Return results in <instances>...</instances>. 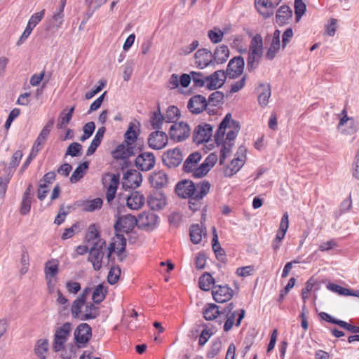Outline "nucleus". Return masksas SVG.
I'll use <instances>...</instances> for the list:
<instances>
[{
  "instance_id": "obj_1",
  "label": "nucleus",
  "mask_w": 359,
  "mask_h": 359,
  "mask_svg": "<svg viewBox=\"0 0 359 359\" xmlns=\"http://www.w3.org/2000/svg\"><path fill=\"white\" fill-rule=\"evenodd\" d=\"M239 130L238 123L232 118L231 114H227L215 136L217 144L220 147V164H223L225 158L229 156Z\"/></svg>"
},
{
  "instance_id": "obj_2",
  "label": "nucleus",
  "mask_w": 359,
  "mask_h": 359,
  "mask_svg": "<svg viewBox=\"0 0 359 359\" xmlns=\"http://www.w3.org/2000/svg\"><path fill=\"white\" fill-rule=\"evenodd\" d=\"M72 329V324L68 322L55 329L52 344V348L55 352L65 350V344L71 335Z\"/></svg>"
},
{
  "instance_id": "obj_3",
  "label": "nucleus",
  "mask_w": 359,
  "mask_h": 359,
  "mask_svg": "<svg viewBox=\"0 0 359 359\" xmlns=\"http://www.w3.org/2000/svg\"><path fill=\"white\" fill-rule=\"evenodd\" d=\"M263 54V41L260 35L253 37L250 46L248 58V67L252 69L257 67Z\"/></svg>"
},
{
  "instance_id": "obj_4",
  "label": "nucleus",
  "mask_w": 359,
  "mask_h": 359,
  "mask_svg": "<svg viewBox=\"0 0 359 359\" xmlns=\"http://www.w3.org/2000/svg\"><path fill=\"white\" fill-rule=\"evenodd\" d=\"M191 133L189 124L184 121L175 122L169 128V135L172 140L180 142L187 139Z\"/></svg>"
},
{
  "instance_id": "obj_5",
  "label": "nucleus",
  "mask_w": 359,
  "mask_h": 359,
  "mask_svg": "<svg viewBox=\"0 0 359 359\" xmlns=\"http://www.w3.org/2000/svg\"><path fill=\"white\" fill-rule=\"evenodd\" d=\"M105 247V241L99 240L90 249L88 260L92 263L94 269L96 271L100 270L102 267V259L104 257L103 250Z\"/></svg>"
},
{
  "instance_id": "obj_6",
  "label": "nucleus",
  "mask_w": 359,
  "mask_h": 359,
  "mask_svg": "<svg viewBox=\"0 0 359 359\" xmlns=\"http://www.w3.org/2000/svg\"><path fill=\"white\" fill-rule=\"evenodd\" d=\"M233 304H229L222 311L223 313L225 314L226 320L224 325V331L227 332L230 330L233 325L235 323V320L236 318V326H239L242 319L245 316V311L241 309L239 311L233 310Z\"/></svg>"
},
{
  "instance_id": "obj_7",
  "label": "nucleus",
  "mask_w": 359,
  "mask_h": 359,
  "mask_svg": "<svg viewBox=\"0 0 359 359\" xmlns=\"http://www.w3.org/2000/svg\"><path fill=\"white\" fill-rule=\"evenodd\" d=\"M158 225V217L152 212H143L137 218V226L139 228L151 231L155 229Z\"/></svg>"
},
{
  "instance_id": "obj_8",
  "label": "nucleus",
  "mask_w": 359,
  "mask_h": 359,
  "mask_svg": "<svg viewBox=\"0 0 359 359\" xmlns=\"http://www.w3.org/2000/svg\"><path fill=\"white\" fill-rule=\"evenodd\" d=\"M91 336V327L87 323L79 325L74 332L75 344L79 348L85 347Z\"/></svg>"
},
{
  "instance_id": "obj_9",
  "label": "nucleus",
  "mask_w": 359,
  "mask_h": 359,
  "mask_svg": "<svg viewBox=\"0 0 359 359\" xmlns=\"http://www.w3.org/2000/svg\"><path fill=\"white\" fill-rule=\"evenodd\" d=\"M53 123L54 121L51 120L43 128L33 144L29 154V158H35L38 152L42 149L53 126Z\"/></svg>"
},
{
  "instance_id": "obj_10",
  "label": "nucleus",
  "mask_w": 359,
  "mask_h": 359,
  "mask_svg": "<svg viewBox=\"0 0 359 359\" xmlns=\"http://www.w3.org/2000/svg\"><path fill=\"white\" fill-rule=\"evenodd\" d=\"M246 160V149L244 147H240L235 155V158L225 170V174L227 176H231L237 172L244 165Z\"/></svg>"
},
{
  "instance_id": "obj_11",
  "label": "nucleus",
  "mask_w": 359,
  "mask_h": 359,
  "mask_svg": "<svg viewBox=\"0 0 359 359\" xmlns=\"http://www.w3.org/2000/svg\"><path fill=\"white\" fill-rule=\"evenodd\" d=\"M102 184L107 189L106 198L110 203L114 198L119 184V177L115 174L107 173L102 177Z\"/></svg>"
},
{
  "instance_id": "obj_12",
  "label": "nucleus",
  "mask_w": 359,
  "mask_h": 359,
  "mask_svg": "<svg viewBox=\"0 0 359 359\" xmlns=\"http://www.w3.org/2000/svg\"><path fill=\"white\" fill-rule=\"evenodd\" d=\"M201 159V155L198 152H194L191 154L183 165V169L184 172L190 173L192 177L196 178H201L202 175H198L199 165L198 163Z\"/></svg>"
},
{
  "instance_id": "obj_13",
  "label": "nucleus",
  "mask_w": 359,
  "mask_h": 359,
  "mask_svg": "<svg viewBox=\"0 0 359 359\" xmlns=\"http://www.w3.org/2000/svg\"><path fill=\"white\" fill-rule=\"evenodd\" d=\"M341 115L338 128L341 130V133L349 135L356 133L358 129V122L347 116V111L345 109L342 110Z\"/></svg>"
},
{
  "instance_id": "obj_14",
  "label": "nucleus",
  "mask_w": 359,
  "mask_h": 359,
  "mask_svg": "<svg viewBox=\"0 0 359 359\" xmlns=\"http://www.w3.org/2000/svg\"><path fill=\"white\" fill-rule=\"evenodd\" d=\"M168 142V137L165 133L160 130L152 132L148 137L149 147L155 150H160L165 147Z\"/></svg>"
},
{
  "instance_id": "obj_15",
  "label": "nucleus",
  "mask_w": 359,
  "mask_h": 359,
  "mask_svg": "<svg viewBox=\"0 0 359 359\" xmlns=\"http://www.w3.org/2000/svg\"><path fill=\"white\" fill-rule=\"evenodd\" d=\"M126 246V238L123 233L116 232L107 248V257L109 258L113 252L116 253L118 256L124 252Z\"/></svg>"
},
{
  "instance_id": "obj_16",
  "label": "nucleus",
  "mask_w": 359,
  "mask_h": 359,
  "mask_svg": "<svg viewBox=\"0 0 359 359\" xmlns=\"http://www.w3.org/2000/svg\"><path fill=\"white\" fill-rule=\"evenodd\" d=\"M136 225L137 219L131 215H126L118 218L114 227L116 232L123 233L130 232Z\"/></svg>"
},
{
  "instance_id": "obj_17",
  "label": "nucleus",
  "mask_w": 359,
  "mask_h": 359,
  "mask_svg": "<svg viewBox=\"0 0 359 359\" xmlns=\"http://www.w3.org/2000/svg\"><path fill=\"white\" fill-rule=\"evenodd\" d=\"M212 135V128L210 125L202 123L196 127L194 131V141L196 144L208 142Z\"/></svg>"
},
{
  "instance_id": "obj_18",
  "label": "nucleus",
  "mask_w": 359,
  "mask_h": 359,
  "mask_svg": "<svg viewBox=\"0 0 359 359\" xmlns=\"http://www.w3.org/2000/svg\"><path fill=\"white\" fill-rule=\"evenodd\" d=\"M195 185L189 180H184L179 182L175 187L176 194L181 198H190V204L195 205L193 196H194Z\"/></svg>"
},
{
  "instance_id": "obj_19",
  "label": "nucleus",
  "mask_w": 359,
  "mask_h": 359,
  "mask_svg": "<svg viewBox=\"0 0 359 359\" xmlns=\"http://www.w3.org/2000/svg\"><path fill=\"white\" fill-rule=\"evenodd\" d=\"M213 299L219 303H224L231 299L233 290L227 285H215L212 290Z\"/></svg>"
},
{
  "instance_id": "obj_20",
  "label": "nucleus",
  "mask_w": 359,
  "mask_h": 359,
  "mask_svg": "<svg viewBox=\"0 0 359 359\" xmlns=\"http://www.w3.org/2000/svg\"><path fill=\"white\" fill-rule=\"evenodd\" d=\"M156 163V158L151 152H142L139 154L135 159L137 168L142 171H148L154 168Z\"/></svg>"
},
{
  "instance_id": "obj_21",
  "label": "nucleus",
  "mask_w": 359,
  "mask_h": 359,
  "mask_svg": "<svg viewBox=\"0 0 359 359\" xmlns=\"http://www.w3.org/2000/svg\"><path fill=\"white\" fill-rule=\"evenodd\" d=\"M226 79L224 71L217 70L206 77L205 87L209 90H216L221 88Z\"/></svg>"
},
{
  "instance_id": "obj_22",
  "label": "nucleus",
  "mask_w": 359,
  "mask_h": 359,
  "mask_svg": "<svg viewBox=\"0 0 359 359\" xmlns=\"http://www.w3.org/2000/svg\"><path fill=\"white\" fill-rule=\"evenodd\" d=\"M182 159V154L180 150L177 148L170 149L163 155V162L168 168L177 167Z\"/></svg>"
},
{
  "instance_id": "obj_23",
  "label": "nucleus",
  "mask_w": 359,
  "mask_h": 359,
  "mask_svg": "<svg viewBox=\"0 0 359 359\" xmlns=\"http://www.w3.org/2000/svg\"><path fill=\"white\" fill-rule=\"evenodd\" d=\"M90 294V289L86 288L82 294L73 302L71 312L75 318H79L83 316V307L85 304L86 297Z\"/></svg>"
},
{
  "instance_id": "obj_24",
  "label": "nucleus",
  "mask_w": 359,
  "mask_h": 359,
  "mask_svg": "<svg viewBox=\"0 0 359 359\" xmlns=\"http://www.w3.org/2000/svg\"><path fill=\"white\" fill-rule=\"evenodd\" d=\"M194 58L197 67L204 69L213 61V55L208 49L201 48L196 52Z\"/></svg>"
},
{
  "instance_id": "obj_25",
  "label": "nucleus",
  "mask_w": 359,
  "mask_h": 359,
  "mask_svg": "<svg viewBox=\"0 0 359 359\" xmlns=\"http://www.w3.org/2000/svg\"><path fill=\"white\" fill-rule=\"evenodd\" d=\"M208 102L205 97L197 95L191 97L187 104L189 110L195 114L201 113L207 107Z\"/></svg>"
},
{
  "instance_id": "obj_26",
  "label": "nucleus",
  "mask_w": 359,
  "mask_h": 359,
  "mask_svg": "<svg viewBox=\"0 0 359 359\" xmlns=\"http://www.w3.org/2000/svg\"><path fill=\"white\" fill-rule=\"evenodd\" d=\"M289 226V216L287 212L283 215L278 231L273 243V249L276 251L279 248V243L284 238Z\"/></svg>"
},
{
  "instance_id": "obj_27",
  "label": "nucleus",
  "mask_w": 359,
  "mask_h": 359,
  "mask_svg": "<svg viewBox=\"0 0 359 359\" xmlns=\"http://www.w3.org/2000/svg\"><path fill=\"white\" fill-rule=\"evenodd\" d=\"M66 4V0H62L58 10L55 11L51 18L49 20L47 29H59L61 27L64 21V8Z\"/></svg>"
},
{
  "instance_id": "obj_28",
  "label": "nucleus",
  "mask_w": 359,
  "mask_h": 359,
  "mask_svg": "<svg viewBox=\"0 0 359 359\" xmlns=\"http://www.w3.org/2000/svg\"><path fill=\"white\" fill-rule=\"evenodd\" d=\"M147 202L152 210H159L165 206L166 198L162 192L155 191L148 197Z\"/></svg>"
},
{
  "instance_id": "obj_29",
  "label": "nucleus",
  "mask_w": 359,
  "mask_h": 359,
  "mask_svg": "<svg viewBox=\"0 0 359 359\" xmlns=\"http://www.w3.org/2000/svg\"><path fill=\"white\" fill-rule=\"evenodd\" d=\"M123 184L130 188L139 187L142 181V175L135 170H128L123 177Z\"/></svg>"
},
{
  "instance_id": "obj_30",
  "label": "nucleus",
  "mask_w": 359,
  "mask_h": 359,
  "mask_svg": "<svg viewBox=\"0 0 359 359\" xmlns=\"http://www.w3.org/2000/svg\"><path fill=\"white\" fill-rule=\"evenodd\" d=\"M292 16V9L286 5L281 6L276 12V22L280 26L290 22Z\"/></svg>"
},
{
  "instance_id": "obj_31",
  "label": "nucleus",
  "mask_w": 359,
  "mask_h": 359,
  "mask_svg": "<svg viewBox=\"0 0 359 359\" xmlns=\"http://www.w3.org/2000/svg\"><path fill=\"white\" fill-rule=\"evenodd\" d=\"M244 69V60L240 57L231 59L228 65V73L230 77H236L242 74Z\"/></svg>"
},
{
  "instance_id": "obj_32",
  "label": "nucleus",
  "mask_w": 359,
  "mask_h": 359,
  "mask_svg": "<svg viewBox=\"0 0 359 359\" xmlns=\"http://www.w3.org/2000/svg\"><path fill=\"white\" fill-rule=\"evenodd\" d=\"M144 196L138 191L132 193L126 198V205L131 210H139L144 204Z\"/></svg>"
},
{
  "instance_id": "obj_33",
  "label": "nucleus",
  "mask_w": 359,
  "mask_h": 359,
  "mask_svg": "<svg viewBox=\"0 0 359 359\" xmlns=\"http://www.w3.org/2000/svg\"><path fill=\"white\" fill-rule=\"evenodd\" d=\"M149 182L154 187L161 188L168 184V177L163 171H156L150 175Z\"/></svg>"
},
{
  "instance_id": "obj_34",
  "label": "nucleus",
  "mask_w": 359,
  "mask_h": 359,
  "mask_svg": "<svg viewBox=\"0 0 359 359\" xmlns=\"http://www.w3.org/2000/svg\"><path fill=\"white\" fill-rule=\"evenodd\" d=\"M132 154V147L125 142L119 144L112 152L113 157L116 159H125Z\"/></svg>"
},
{
  "instance_id": "obj_35",
  "label": "nucleus",
  "mask_w": 359,
  "mask_h": 359,
  "mask_svg": "<svg viewBox=\"0 0 359 359\" xmlns=\"http://www.w3.org/2000/svg\"><path fill=\"white\" fill-rule=\"evenodd\" d=\"M189 234L192 243L198 244L206 237V230L202 225L194 224L190 228Z\"/></svg>"
},
{
  "instance_id": "obj_36",
  "label": "nucleus",
  "mask_w": 359,
  "mask_h": 359,
  "mask_svg": "<svg viewBox=\"0 0 359 359\" xmlns=\"http://www.w3.org/2000/svg\"><path fill=\"white\" fill-rule=\"evenodd\" d=\"M217 160L218 157L217 154H215V153L210 154L206 157L204 162L199 165V170H198V175L201 174V175H202V177L205 176L210 170V169L215 165Z\"/></svg>"
},
{
  "instance_id": "obj_37",
  "label": "nucleus",
  "mask_w": 359,
  "mask_h": 359,
  "mask_svg": "<svg viewBox=\"0 0 359 359\" xmlns=\"http://www.w3.org/2000/svg\"><path fill=\"white\" fill-rule=\"evenodd\" d=\"M86 241L89 245H93L99 240H102L100 238V226L96 224H92L88 226V231L86 235Z\"/></svg>"
},
{
  "instance_id": "obj_38",
  "label": "nucleus",
  "mask_w": 359,
  "mask_h": 359,
  "mask_svg": "<svg viewBox=\"0 0 359 359\" xmlns=\"http://www.w3.org/2000/svg\"><path fill=\"white\" fill-rule=\"evenodd\" d=\"M139 133V124L137 123H130L124 135L125 142L130 145L133 144L137 140Z\"/></svg>"
},
{
  "instance_id": "obj_39",
  "label": "nucleus",
  "mask_w": 359,
  "mask_h": 359,
  "mask_svg": "<svg viewBox=\"0 0 359 359\" xmlns=\"http://www.w3.org/2000/svg\"><path fill=\"white\" fill-rule=\"evenodd\" d=\"M102 199L100 198H96L91 200H86L81 201L80 203L82 210L86 212H93L99 210L102 206Z\"/></svg>"
},
{
  "instance_id": "obj_40",
  "label": "nucleus",
  "mask_w": 359,
  "mask_h": 359,
  "mask_svg": "<svg viewBox=\"0 0 359 359\" xmlns=\"http://www.w3.org/2000/svg\"><path fill=\"white\" fill-rule=\"evenodd\" d=\"M59 272V262L57 259H50L45 263V277L57 278Z\"/></svg>"
},
{
  "instance_id": "obj_41",
  "label": "nucleus",
  "mask_w": 359,
  "mask_h": 359,
  "mask_svg": "<svg viewBox=\"0 0 359 359\" xmlns=\"http://www.w3.org/2000/svg\"><path fill=\"white\" fill-rule=\"evenodd\" d=\"M210 189V184L208 182L203 181L195 186L194 201H199L208 194Z\"/></svg>"
},
{
  "instance_id": "obj_42",
  "label": "nucleus",
  "mask_w": 359,
  "mask_h": 359,
  "mask_svg": "<svg viewBox=\"0 0 359 359\" xmlns=\"http://www.w3.org/2000/svg\"><path fill=\"white\" fill-rule=\"evenodd\" d=\"M229 57V50L226 46L221 45L215 50L213 60L217 63H223L227 60Z\"/></svg>"
},
{
  "instance_id": "obj_43",
  "label": "nucleus",
  "mask_w": 359,
  "mask_h": 359,
  "mask_svg": "<svg viewBox=\"0 0 359 359\" xmlns=\"http://www.w3.org/2000/svg\"><path fill=\"white\" fill-rule=\"evenodd\" d=\"M32 195L31 194V189L29 187L23 194L20 212L22 215H27L31 209Z\"/></svg>"
},
{
  "instance_id": "obj_44",
  "label": "nucleus",
  "mask_w": 359,
  "mask_h": 359,
  "mask_svg": "<svg viewBox=\"0 0 359 359\" xmlns=\"http://www.w3.org/2000/svg\"><path fill=\"white\" fill-rule=\"evenodd\" d=\"M203 316L207 320L215 319L220 313L219 308L214 304H207L203 311Z\"/></svg>"
},
{
  "instance_id": "obj_45",
  "label": "nucleus",
  "mask_w": 359,
  "mask_h": 359,
  "mask_svg": "<svg viewBox=\"0 0 359 359\" xmlns=\"http://www.w3.org/2000/svg\"><path fill=\"white\" fill-rule=\"evenodd\" d=\"M215 283L214 278L208 273H203L198 280L199 287L204 291L210 290Z\"/></svg>"
},
{
  "instance_id": "obj_46",
  "label": "nucleus",
  "mask_w": 359,
  "mask_h": 359,
  "mask_svg": "<svg viewBox=\"0 0 359 359\" xmlns=\"http://www.w3.org/2000/svg\"><path fill=\"white\" fill-rule=\"evenodd\" d=\"M48 350V341L46 339H39L34 347L35 353L41 358V359H45L46 354Z\"/></svg>"
},
{
  "instance_id": "obj_47",
  "label": "nucleus",
  "mask_w": 359,
  "mask_h": 359,
  "mask_svg": "<svg viewBox=\"0 0 359 359\" xmlns=\"http://www.w3.org/2000/svg\"><path fill=\"white\" fill-rule=\"evenodd\" d=\"M257 12L264 18L269 16V0H255Z\"/></svg>"
},
{
  "instance_id": "obj_48",
  "label": "nucleus",
  "mask_w": 359,
  "mask_h": 359,
  "mask_svg": "<svg viewBox=\"0 0 359 359\" xmlns=\"http://www.w3.org/2000/svg\"><path fill=\"white\" fill-rule=\"evenodd\" d=\"M88 167V164L87 162L80 164L70 177V182L72 183H76L81 180L86 172Z\"/></svg>"
},
{
  "instance_id": "obj_49",
  "label": "nucleus",
  "mask_w": 359,
  "mask_h": 359,
  "mask_svg": "<svg viewBox=\"0 0 359 359\" xmlns=\"http://www.w3.org/2000/svg\"><path fill=\"white\" fill-rule=\"evenodd\" d=\"M74 110V107H72L69 109L68 112L66 113L63 111L61 113L57 123V127L58 128H65L66 127L72 119Z\"/></svg>"
},
{
  "instance_id": "obj_50",
  "label": "nucleus",
  "mask_w": 359,
  "mask_h": 359,
  "mask_svg": "<svg viewBox=\"0 0 359 359\" xmlns=\"http://www.w3.org/2000/svg\"><path fill=\"white\" fill-rule=\"evenodd\" d=\"M107 287L103 284L97 285L93 291L92 298L95 303H100L105 297Z\"/></svg>"
},
{
  "instance_id": "obj_51",
  "label": "nucleus",
  "mask_w": 359,
  "mask_h": 359,
  "mask_svg": "<svg viewBox=\"0 0 359 359\" xmlns=\"http://www.w3.org/2000/svg\"><path fill=\"white\" fill-rule=\"evenodd\" d=\"M97 315V308L93 304H87L83 311V316L81 320H88L95 318Z\"/></svg>"
},
{
  "instance_id": "obj_52",
  "label": "nucleus",
  "mask_w": 359,
  "mask_h": 359,
  "mask_svg": "<svg viewBox=\"0 0 359 359\" xmlns=\"http://www.w3.org/2000/svg\"><path fill=\"white\" fill-rule=\"evenodd\" d=\"M164 116L161 114L159 109L154 112L151 117V126L154 129H161L165 121Z\"/></svg>"
},
{
  "instance_id": "obj_53",
  "label": "nucleus",
  "mask_w": 359,
  "mask_h": 359,
  "mask_svg": "<svg viewBox=\"0 0 359 359\" xmlns=\"http://www.w3.org/2000/svg\"><path fill=\"white\" fill-rule=\"evenodd\" d=\"M280 32L278 29L275 30L271 42V59L275 56V51L280 48Z\"/></svg>"
},
{
  "instance_id": "obj_54",
  "label": "nucleus",
  "mask_w": 359,
  "mask_h": 359,
  "mask_svg": "<svg viewBox=\"0 0 359 359\" xmlns=\"http://www.w3.org/2000/svg\"><path fill=\"white\" fill-rule=\"evenodd\" d=\"M180 116V109L175 106H170L168 107L165 119L167 122H174Z\"/></svg>"
},
{
  "instance_id": "obj_55",
  "label": "nucleus",
  "mask_w": 359,
  "mask_h": 359,
  "mask_svg": "<svg viewBox=\"0 0 359 359\" xmlns=\"http://www.w3.org/2000/svg\"><path fill=\"white\" fill-rule=\"evenodd\" d=\"M294 7L296 21L298 22L305 13L306 9V4L302 0H294Z\"/></svg>"
},
{
  "instance_id": "obj_56",
  "label": "nucleus",
  "mask_w": 359,
  "mask_h": 359,
  "mask_svg": "<svg viewBox=\"0 0 359 359\" xmlns=\"http://www.w3.org/2000/svg\"><path fill=\"white\" fill-rule=\"evenodd\" d=\"M208 37L210 41L214 43H217L222 41L224 32L218 27H214L212 29L208 31Z\"/></svg>"
},
{
  "instance_id": "obj_57",
  "label": "nucleus",
  "mask_w": 359,
  "mask_h": 359,
  "mask_svg": "<svg viewBox=\"0 0 359 359\" xmlns=\"http://www.w3.org/2000/svg\"><path fill=\"white\" fill-rule=\"evenodd\" d=\"M95 128V123L93 121L86 123L83 128V134L80 137L81 142L88 140L93 133Z\"/></svg>"
},
{
  "instance_id": "obj_58",
  "label": "nucleus",
  "mask_w": 359,
  "mask_h": 359,
  "mask_svg": "<svg viewBox=\"0 0 359 359\" xmlns=\"http://www.w3.org/2000/svg\"><path fill=\"white\" fill-rule=\"evenodd\" d=\"M255 271V267L252 265H249L238 268L236 271V274L238 277L246 278L253 275Z\"/></svg>"
},
{
  "instance_id": "obj_59",
  "label": "nucleus",
  "mask_w": 359,
  "mask_h": 359,
  "mask_svg": "<svg viewBox=\"0 0 359 359\" xmlns=\"http://www.w3.org/2000/svg\"><path fill=\"white\" fill-rule=\"evenodd\" d=\"M191 79L196 86L202 87L206 85V77L204 78L201 72H191Z\"/></svg>"
},
{
  "instance_id": "obj_60",
  "label": "nucleus",
  "mask_w": 359,
  "mask_h": 359,
  "mask_svg": "<svg viewBox=\"0 0 359 359\" xmlns=\"http://www.w3.org/2000/svg\"><path fill=\"white\" fill-rule=\"evenodd\" d=\"M319 317L323 320H325L326 322H328V323H330L332 324L337 325L342 328H343L344 323H345V321H344V320L333 318L332 316H330V314H328L327 313H325V312H320L319 313Z\"/></svg>"
},
{
  "instance_id": "obj_61",
  "label": "nucleus",
  "mask_w": 359,
  "mask_h": 359,
  "mask_svg": "<svg viewBox=\"0 0 359 359\" xmlns=\"http://www.w3.org/2000/svg\"><path fill=\"white\" fill-rule=\"evenodd\" d=\"M120 274L121 269H119V267H111L107 277L108 282L111 285L115 284L118 281Z\"/></svg>"
},
{
  "instance_id": "obj_62",
  "label": "nucleus",
  "mask_w": 359,
  "mask_h": 359,
  "mask_svg": "<svg viewBox=\"0 0 359 359\" xmlns=\"http://www.w3.org/2000/svg\"><path fill=\"white\" fill-rule=\"evenodd\" d=\"M222 348V341L219 339L214 341L210 350L208 352V357L210 358H215Z\"/></svg>"
},
{
  "instance_id": "obj_63",
  "label": "nucleus",
  "mask_w": 359,
  "mask_h": 359,
  "mask_svg": "<svg viewBox=\"0 0 359 359\" xmlns=\"http://www.w3.org/2000/svg\"><path fill=\"white\" fill-rule=\"evenodd\" d=\"M327 287L330 290L334 292L341 295L349 296V294H350V290L348 289L338 285L337 284H334V283L328 284Z\"/></svg>"
},
{
  "instance_id": "obj_64",
  "label": "nucleus",
  "mask_w": 359,
  "mask_h": 359,
  "mask_svg": "<svg viewBox=\"0 0 359 359\" xmlns=\"http://www.w3.org/2000/svg\"><path fill=\"white\" fill-rule=\"evenodd\" d=\"M45 13V10H42L40 12L36 13L33 14L29 18L27 25L34 28L36 25H38L41 20L43 19Z\"/></svg>"
}]
</instances>
